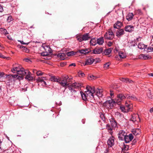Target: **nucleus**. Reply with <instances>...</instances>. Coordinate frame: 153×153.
<instances>
[{"mask_svg": "<svg viewBox=\"0 0 153 153\" xmlns=\"http://www.w3.org/2000/svg\"><path fill=\"white\" fill-rule=\"evenodd\" d=\"M69 66H75L76 64L75 63H72L69 65Z\"/></svg>", "mask_w": 153, "mask_h": 153, "instance_id": "nucleus-58", "label": "nucleus"}, {"mask_svg": "<svg viewBox=\"0 0 153 153\" xmlns=\"http://www.w3.org/2000/svg\"><path fill=\"white\" fill-rule=\"evenodd\" d=\"M133 136L132 134H129V135H127L126 134L124 140L126 143H128L131 141L133 139Z\"/></svg>", "mask_w": 153, "mask_h": 153, "instance_id": "nucleus-11", "label": "nucleus"}, {"mask_svg": "<svg viewBox=\"0 0 153 153\" xmlns=\"http://www.w3.org/2000/svg\"><path fill=\"white\" fill-rule=\"evenodd\" d=\"M86 91L84 93L80 92L81 95L82 99L85 101L88 99L94 98V94L99 97H101L102 96V91L100 89H98L96 91L94 87H91L88 85L86 87Z\"/></svg>", "mask_w": 153, "mask_h": 153, "instance_id": "nucleus-1", "label": "nucleus"}, {"mask_svg": "<svg viewBox=\"0 0 153 153\" xmlns=\"http://www.w3.org/2000/svg\"><path fill=\"white\" fill-rule=\"evenodd\" d=\"M90 77L91 79H95L96 78V77L93 75L90 76Z\"/></svg>", "mask_w": 153, "mask_h": 153, "instance_id": "nucleus-55", "label": "nucleus"}, {"mask_svg": "<svg viewBox=\"0 0 153 153\" xmlns=\"http://www.w3.org/2000/svg\"><path fill=\"white\" fill-rule=\"evenodd\" d=\"M126 98H127V94H120L118 95L117 98L115 100L116 103L119 105L121 104V102Z\"/></svg>", "mask_w": 153, "mask_h": 153, "instance_id": "nucleus-5", "label": "nucleus"}, {"mask_svg": "<svg viewBox=\"0 0 153 153\" xmlns=\"http://www.w3.org/2000/svg\"><path fill=\"white\" fill-rule=\"evenodd\" d=\"M65 65H66V63H65L63 62V63H61V65L62 66H64Z\"/></svg>", "mask_w": 153, "mask_h": 153, "instance_id": "nucleus-60", "label": "nucleus"}, {"mask_svg": "<svg viewBox=\"0 0 153 153\" xmlns=\"http://www.w3.org/2000/svg\"><path fill=\"white\" fill-rule=\"evenodd\" d=\"M16 74L14 75H7L6 77V79L9 81H14L15 79L16 78L17 79L19 80L22 79L23 77L22 75H19L18 74Z\"/></svg>", "mask_w": 153, "mask_h": 153, "instance_id": "nucleus-4", "label": "nucleus"}, {"mask_svg": "<svg viewBox=\"0 0 153 153\" xmlns=\"http://www.w3.org/2000/svg\"><path fill=\"white\" fill-rule=\"evenodd\" d=\"M127 134L123 130H120L119 131L118 134V137L119 140H123Z\"/></svg>", "mask_w": 153, "mask_h": 153, "instance_id": "nucleus-9", "label": "nucleus"}, {"mask_svg": "<svg viewBox=\"0 0 153 153\" xmlns=\"http://www.w3.org/2000/svg\"><path fill=\"white\" fill-rule=\"evenodd\" d=\"M129 146L128 145H124L123 146V151H126L128 150L129 149Z\"/></svg>", "mask_w": 153, "mask_h": 153, "instance_id": "nucleus-41", "label": "nucleus"}, {"mask_svg": "<svg viewBox=\"0 0 153 153\" xmlns=\"http://www.w3.org/2000/svg\"><path fill=\"white\" fill-rule=\"evenodd\" d=\"M7 75L5 74L4 73L0 72V79L2 81H5Z\"/></svg>", "mask_w": 153, "mask_h": 153, "instance_id": "nucleus-19", "label": "nucleus"}, {"mask_svg": "<svg viewBox=\"0 0 153 153\" xmlns=\"http://www.w3.org/2000/svg\"><path fill=\"white\" fill-rule=\"evenodd\" d=\"M82 37L83 41L88 40L90 38L89 34L88 33H86L83 35H82Z\"/></svg>", "mask_w": 153, "mask_h": 153, "instance_id": "nucleus-22", "label": "nucleus"}, {"mask_svg": "<svg viewBox=\"0 0 153 153\" xmlns=\"http://www.w3.org/2000/svg\"><path fill=\"white\" fill-rule=\"evenodd\" d=\"M44 80H43V82H42V85L43 86H45L46 85H47V84H46V82H45V81H44Z\"/></svg>", "mask_w": 153, "mask_h": 153, "instance_id": "nucleus-53", "label": "nucleus"}, {"mask_svg": "<svg viewBox=\"0 0 153 153\" xmlns=\"http://www.w3.org/2000/svg\"><path fill=\"white\" fill-rule=\"evenodd\" d=\"M97 40L95 38H93L91 39L90 41L91 45H92L94 46L96 45L97 43L96 42Z\"/></svg>", "mask_w": 153, "mask_h": 153, "instance_id": "nucleus-34", "label": "nucleus"}, {"mask_svg": "<svg viewBox=\"0 0 153 153\" xmlns=\"http://www.w3.org/2000/svg\"><path fill=\"white\" fill-rule=\"evenodd\" d=\"M0 57L2 58H6V57L4 56L3 55L0 53Z\"/></svg>", "mask_w": 153, "mask_h": 153, "instance_id": "nucleus-56", "label": "nucleus"}, {"mask_svg": "<svg viewBox=\"0 0 153 153\" xmlns=\"http://www.w3.org/2000/svg\"><path fill=\"white\" fill-rule=\"evenodd\" d=\"M137 12L140 15H141L142 14V13L140 9H138L137 10Z\"/></svg>", "mask_w": 153, "mask_h": 153, "instance_id": "nucleus-50", "label": "nucleus"}, {"mask_svg": "<svg viewBox=\"0 0 153 153\" xmlns=\"http://www.w3.org/2000/svg\"><path fill=\"white\" fill-rule=\"evenodd\" d=\"M138 47L139 49H142L146 48V46L144 45L142 43H140L138 44Z\"/></svg>", "mask_w": 153, "mask_h": 153, "instance_id": "nucleus-35", "label": "nucleus"}, {"mask_svg": "<svg viewBox=\"0 0 153 153\" xmlns=\"http://www.w3.org/2000/svg\"><path fill=\"white\" fill-rule=\"evenodd\" d=\"M20 42L22 44H25V45H27L29 44V42H28V43H25L23 41H20Z\"/></svg>", "mask_w": 153, "mask_h": 153, "instance_id": "nucleus-52", "label": "nucleus"}, {"mask_svg": "<svg viewBox=\"0 0 153 153\" xmlns=\"http://www.w3.org/2000/svg\"><path fill=\"white\" fill-rule=\"evenodd\" d=\"M132 133L135 136H137L140 134V130L139 128L134 129L132 131Z\"/></svg>", "mask_w": 153, "mask_h": 153, "instance_id": "nucleus-24", "label": "nucleus"}, {"mask_svg": "<svg viewBox=\"0 0 153 153\" xmlns=\"http://www.w3.org/2000/svg\"><path fill=\"white\" fill-rule=\"evenodd\" d=\"M100 117L101 118V119L104 121H105V116L104 114H100Z\"/></svg>", "mask_w": 153, "mask_h": 153, "instance_id": "nucleus-45", "label": "nucleus"}, {"mask_svg": "<svg viewBox=\"0 0 153 153\" xmlns=\"http://www.w3.org/2000/svg\"><path fill=\"white\" fill-rule=\"evenodd\" d=\"M3 11V6L0 4V12H2Z\"/></svg>", "mask_w": 153, "mask_h": 153, "instance_id": "nucleus-51", "label": "nucleus"}, {"mask_svg": "<svg viewBox=\"0 0 153 153\" xmlns=\"http://www.w3.org/2000/svg\"><path fill=\"white\" fill-rule=\"evenodd\" d=\"M51 81L54 82H59V79L55 76H52L50 79Z\"/></svg>", "mask_w": 153, "mask_h": 153, "instance_id": "nucleus-33", "label": "nucleus"}, {"mask_svg": "<svg viewBox=\"0 0 153 153\" xmlns=\"http://www.w3.org/2000/svg\"><path fill=\"white\" fill-rule=\"evenodd\" d=\"M112 45V43L111 42H109L108 43V45L109 46H111Z\"/></svg>", "mask_w": 153, "mask_h": 153, "instance_id": "nucleus-54", "label": "nucleus"}, {"mask_svg": "<svg viewBox=\"0 0 153 153\" xmlns=\"http://www.w3.org/2000/svg\"><path fill=\"white\" fill-rule=\"evenodd\" d=\"M79 75H81V76H85V74L81 72L80 73H79Z\"/></svg>", "mask_w": 153, "mask_h": 153, "instance_id": "nucleus-57", "label": "nucleus"}, {"mask_svg": "<svg viewBox=\"0 0 153 153\" xmlns=\"http://www.w3.org/2000/svg\"><path fill=\"white\" fill-rule=\"evenodd\" d=\"M134 17V14L133 13H129L126 16V19L128 21H130Z\"/></svg>", "mask_w": 153, "mask_h": 153, "instance_id": "nucleus-23", "label": "nucleus"}, {"mask_svg": "<svg viewBox=\"0 0 153 153\" xmlns=\"http://www.w3.org/2000/svg\"><path fill=\"white\" fill-rule=\"evenodd\" d=\"M33 72L34 73H36V72H37V71L36 70L34 69L33 70Z\"/></svg>", "mask_w": 153, "mask_h": 153, "instance_id": "nucleus-64", "label": "nucleus"}, {"mask_svg": "<svg viewBox=\"0 0 153 153\" xmlns=\"http://www.w3.org/2000/svg\"><path fill=\"white\" fill-rule=\"evenodd\" d=\"M81 84L77 82H75L73 83L71 85H69V87H68L69 90L71 92L73 91L74 92H76V91L75 90V88H78L81 86Z\"/></svg>", "mask_w": 153, "mask_h": 153, "instance_id": "nucleus-8", "label": "nucleus"}, {"mask_svg": "<svg viewBox=\"0 0 153 153\" xmlns=\"http://www.w3.org/2000/svg\"><path fill=\"white\" fill-rule=\"evenodd\" d=\"M124 33V31L123 29H119L117 32L116 33V36L118 38L120 37Z\"/></svg>", "mask_w": 153, "mask_h": 153, "instance_id": "nucleus-13", "label": "nucleus"}, {"mask_svg": "<svg viewBox=\"0 0 153 153\" xmlns=\"http://www.w3.org/2000/svg\"><path fill=\"white\" fill-rule=\"evenodd\" d=\"M107 144L110 147H111L114 145V138L111 136L110 137L107 141Z\"/></svg>", "mask_w": 153, "mask_h": 153, "instance_id": "nucleus-14", "label": "nucleus"}, {"mask_svg": "<svg viewBox=\"0 0 153 153\" xmlns=\"http://www.w3.org/2000/svg\"><path fill=\"white\" fill-rule=\"evenodd\" d=\"M116 103L113 100L106 101L103 103V105L107 108H111L113 107Z\"/></svg>", "mask_w": 153, "mask_h": 153, "instance_id": "nucleus-6", "label": "nucleus"}, {"mask_svg": "<svg viewBox=\"0 0 153 153\" xmlns=\"http://www.w3.org/2000/svg\"><path fill=\"white\" fill-rule=\"evenodd\" d=\"M110 121L111 125L113 127L115 128L117 127V123L114 118H112L110 119Z\"/></svg>", "mask_w": 153, "mask_h": 153, "instance_id": "nucleus-21", "label": "nucleus"}, {"mask_svg": "<svg viewBox=\"0 0 153 153\" xmlns=\"http://www.w3.org/2000/svg\"><path fill=\"white\" fill-rule=\"evenodd\" d=\"M94 61V59L92 57H90L86 59L85 63H83V64L84 65H89L92 64Z\"/></svg>", "mask_w": 153, "mask_h": 153, "instance_id": "nucleus-10", "label": "nucleus"}, {"mask_svg": "<svg viewBox=\"0 0 153 153\" xmlns=\"http://www.w3.org/2000/svg\"><path fill=\"white\" fill-rule=\"evenodd\" d=\"M110 95L111 97L113 98L114 97V93L113 91H110Z\"/></svg>", "mask_w": 153, "mask_h": 153, "instance_id": "nucleus-49", "label": "nucleus"}, {"mask_svg": "<svg viewBox=\"0 0 153 153\" xmlns=\"http://www.w3.org/2000/svg\"><path fill=\"white\" fill-rule=\"evenodd\" d=\"M114 35L113 32L111 29L107 32L104 35V37L107 40H112L114 37Z\"/></svg>", "mask_w": 153, "mask_h": 153, "instance_id": "nucleus-7", "label": "nucleus"}, {"mask_svg": "<svg viewBox=\"0 0 153 153\" xmlns=\"http://www.w3.org/2000/svg\"><path fill=\"white\" fill-rule=\"evenodd\" d=\"M125 110L126 112L132 111L133 105L131 104H128L126 102H125Z\"/></svg>", "mask_w": 153, "mask_h": 153, "instance_id": "nucleus-12", "label": "nucleus"}, {"mask_svg": "<svg viewBox=\"0 0 153 153\" xmlns=\"http://www.w3.org/2000/svg\"><path fill=\"white\" fill-rule=\"evenodd\" d=\"M48 54V52H46L45 53H44V54L43 55V53H42V55L43 56H46Z\"/></svg>", "mask_w": 153, "mask_h": 153, "instance_id": "nucleus-63", "label": "nucleus"}, {"mask_svg": "<svg viewBox=\"0 0 153 153\" xmlns=\"http://www.w3.org/2000/svg\"><path fill=\"white\" fill-rule=\"evenodd\" d=\"M75 53L74 51H72L67 53L66 55L68 56H71L75 55Z\"/></svg>", "mask_w": 153, "mask_h": 153, "instance_id": "nucleus-40", "label": "nucleus"}, {"mask_svg": "<svg viewBox=\"0 0 153 153\" xmlns=\"http://www.w3.org/2000/svg\"><path fill=\"white\" fill-rule=\"evenodd\" d=\"M44 49H45V50L46 51V52L47 53L48 52V51H49L50 48L46 46L44 47Z\"/></svg>", "mask_w": 153, "mask_h": 153, "instance_id": "nucleus-48", "label": "nucleus"}, {"mask_svg": "<svg viewBox=\"0 0 153 153\" xmlns=\"http://www.w3.org/2000/svg\"><path fill=\"white\" fill-rule=\"evenodd\" d=\"M48 54V52H46L45 53H44V54L43 55V53H42V55L43 56H46Z\"/></svg>", "mask_w": 153, "mask_h": 153, "instance_id": "nucleus-62", "label": "nucleus"}, {"mask_svg": "<svg viewBox=\"0 0 153 153\" xmlns=\"http://www.w3.org/2000/svg\"><path fill=\"white\" fill-rule=\"evenodd\" d=\"M131 120L134 122L138 121V120H140L139 117L137 114H134L132 115Z\"/></svg>", "mask_w": 153, "mask_h": 153, "instance_id": "nucleus-25", "label": "nucleus"}, {"mask_svg": "<svg viewBox=\"0 0 153 153\" xmlns=\"http://www.w3.org/2000/svg\"><path fill=\"white\" fill-rule=\"evenodd\" d=\"M139 58L140 59L146 60L150 59L151 58V57L149 55H145L144 54H141L139 56Z\"/></svg>", "mask_w": 153, "mask_h": 153, "instance_id": "nucleus-17", "label": "nucleus"}, {"mask_svg": "<svg viewBox=\"0 0 153 153\" xmlns=\"http://www.w3.org/2000/svg\"><path fill=\"white\" fill-rule=\"evenodd\" d=\"M127 99H131L135 101H138V99L133 95L127 94Z\"/></svg>", "mask_w": 153, "mask_h": 153, "instance_id": "nucleus-28", "label": "nucleus"}, {"mask_svg": "<svg viewBox=\"0 0 153 153\" xmlns=\"http://www.w3.org/2000/svg\"><path fill=\"white\" fill-rule=\"evenodd\" d=\"M11 71L13 73H16L17 74L22 75L23 76L25 75V79L28 81H32L33 79V77L31 76V73L28 70H25L21 66L17 65V66L14 67L11 69Z\"/></svg>", "mask_w": 153, "mask_h": 153, "instance_id": "nucleus-2", "label": "nucleus"}, {"mask_svg": "<svg viewBox=\"0 0 153 153\" xmlns=\"http://www.w3.org/2000/svg\"><path fill=\"white\" fill-rule=\"evenodd\" d=\"M0 31L2 34H3L5 35L8 34V33L6 29L2 28H0Z\"/></svg>", "mask_w": 153, "mask_h": 153, "instance_id": "nucleus-37", "label": "nucleus"}, {"mask_svg": "<svg viewBox=\"0 0 153 153\" xmlns=\"http://www.w3.org/2000/svg\"><path fill=\"white\" fill-rule=\"evenodd\" d=\"M58 57L60 58L61 59H64L66 56L65 54L63 53H59L57 54Z\"/></svg>", "mask_w": 153, "mask_h": 153, "instance_id": "nucleus-31", "label": "nucleus"}, {"mask_svg": "<svg viewBox=\"0 0 153 153\" xmlns=\"http://www.w3.org/2000/svg\"><path fill=\"white\" fill-rule=\"evenodd\" d=\"M13 19L12 18V17L11 16H9L7 19V21L8 22L10 23L12 21Z\"/></svg>", "mask_w": 153, "mask_h": 153, "instance_id": "nucleus-42", "label": "nucleus"}, {"mask_svg": "<svg viewBox=\"0 0 153 153\" xmlns=\"http://www.w3.org/2000/svg\"><path fill=\"white\" fill-rule=\"evenodd\" d=\"M106 127L108 131H110L112 130V128H111L109 124H107Z\"/></svg>", "mask_w": 153, "mask_h": 153, "instance_id": "nucleus-46", "label": "nucleus"}, {"mask_svg": "<svg viewBox=\"0 0 153 153\" xmlns=\"http://www.w3.org/2000/svg\"><path fill=\"white\" fill-rule=\"evenodd\" d=\"M76 38L77 41L80 42H82L83 41L82 34H78L76 36Z\"/></svg>", "mask_w": 153, "mask_h": 153, "instance_id": "nucleus-30", "label": "nucleus"}, {"mask_svg": "<svg viewBox=\"0 0 153 153\" xmlns=\"http://www.w3.org/2000/svg\"><path fill=\"white\" fill-rule=\"evenodd\" d=\"M120 80L122 81L123 82L127 83V82H129L130 83H132L133 82V81L131 80H130L128 78H121L120 79Z\"/></svg>", "mask_w": 153, "mask_h": 153, "instance_id": "nucleus-32", "label": "nucleus"}, {"mask_svg": "<svg viewBox=\"0 0 153 153\" xmlns=\"http://www.w3.org/2000/svg\"><path fill=\"white\" fill-rule=\"evenodd\" d=\"M152 45L148 47L147 48V51L148 52H152L153 51V49H152Z\"/></svg>", "mask_w": 153, "mask_h": 153, "instance_id": "nucleus-44", "label": "nucleus"}, {"mask_svg": "<svg viewBox=\"0 0 153 153\" xmlns=\"http://www.w3.org/2000/svg\"><path fill=\"white\" fill-rule=\"evenodd\" d=\"M71 79L70 78H69L68 76L63 77L59 79V83L62 86L67 88L69 87V82Z\"/></svg>", "mask_w": 153, "mask_h": 153, "instance_id": "nucleus-3", "label": "nucleus"}, {"mask_svg": "<svg viewBox=\"0 0 153 153\" xmlns=\"http://www.w3.org/2000/svg\"><path fill=\"white\" fill-rule=\"evenodd\" d=\"M102 50L103 49L102 48H96L93 50V52L94 54H100L102 52Z\"/></svg>", "mask_w": 153, "mask_h": 153, "instance_id": "nucleus-20", "label": "nucleus"}, {"mask_svg": "<svg viewBox=\"0 0 153 153\" xmlns=\"http://www.w3.org/2000/svg\"><path fill=\"white\" fill-rule=\"evenodd\" d=\"M125 30L126 31L131 32L134 31V27L132 25H127L125 27Z\"/></svg>", "mask_w": 153, "mask_h": 153, "instance_id": "nucleus-16", "label": "nucleus"}, {"mask_svg": "<svg viewBox=\"0 0 153 153\" xmlns=\"http://www.w3.org/2000/svg\"><path fill=\"white\" fill-rule=\"evenodd\" d=\"M119 56L120 58L124 59L126 57V55L125 53L123 51H120L119 52Z\"/></svg>", "mask_w": 153, "mask_h": 153, "instance_id": "nucleus-27", "label": "nucleus"}, {"mask_svg": "<svg viewBox=\"0 0 153 153\" xmlns=\"http://www.w3.org/2000/svg\"><path fill=\"white\" fill-rule=\"evenodd\" d=\"M97 43L100 45H102L104 42V39L103 37H100L97 39Z\"/></svg>", "mask_w": 153, "mask_h": 153, "instance_id": "nucleus-29", "label": "nucleus"}, {"mask_svg": "<svg viewBox=\"0 0 153 153\" xmlns=\"http://www.w3.org/2000/svg\"><path fill=\"white\" fill-rule=\"evenodd\" d=\"M112 49L111 48L106 49L105 50L104 53L106 55L109 54L111 52Z\"/></svg>", "mask_w": 153, "mask_h": 153, "instance_id": "nucleus-36", "label": "nucleus"}, {"mask_svg": "<svg viewBox=\"0 0 153 153\" xmlns=\"http://www.w3.org/2000/svg\"><path fill=\"white\" fill-rule=\"evenodd\" d=\"M151 91L150 90L149 91V92L147 94V95L148 97L150 99L152 98V96L151 93Z\"/></svg>", "mask_w": 153, "mask_h": 153, "instance_id": "nucleus-47", "label": "nucleus"}, {"mask_svg": "<svg viewBox=\"0 0 153 153\" xmlns=\"http://www.w3.org/2000/svg\"><path fill=\"white\" fill-rule=\"evenodd\" d=\"M44 73L43 72H42L40 71H37V72H36V74L37 76H41L44 74Z\"/></svg>", "mask_w": 153, "mask_h": 153, "instance_id": "nucleus-39", "label": "nucleus"}, {"mask_svg": "<svg viewBox=\"0 0 153 153\" xmlns=\"http://www.w3.org/2000/svg\"><path fill=\"white\" fill-rule=\"evenodd\" d=\"M46 78L45 77L42 76L39 77L36 79V82L37 83H42L43 80H46Z\"/></svg>", "mask_w": 153, "mask_h": 153, "instance_id": "nucleus-26", "label": "nucleus"}, {"mask_svg": "<svg viewBox=\"0 0 153 153\" xmlns=\"http://www.w3.org/2000/svg\"><path fill=\"white\" fill-rule=\"evenodd\" d=\"M24 60L26 62H28L29 61H30V60L29 59H28V58H25L24 59Z\"/></svg>", "mask_w": 153, "mask_h": 153, "instance_id": "nucleus-59", "label": "nucleus"}, {"mask_svg": "<svg viewBox=\"0 0 153 153\" xmlns=\"http://www.w3.org/2000/svg\"><path fill=\"white\" fill-rule=\"evenodd\" d=\"M90 51V50L89 49L85 48L84 49L79 50L77 51V52L81 54H86L88 53Z\"/></svg>", "mask_w": 153, "mask_h": 153, "instance_id": "nucleus-15", "label": "nucleus"}, {"mask_svg": "<svg viewBox=\"0 0 153 153\" xmlns=\"http://www.w3.org/2000/svg\"><path fill=\"white\" fill-rule=\"evenodd\" d=\"M141 39V38L140 37H139L138 38H137L136 39V41H139Z\"/></svg>", "mask_w": 153, "mask_h": 153, "instance_id": "nucleus-61", "label": "nucleus"}, {"mask_svg": "<svg viewBox=\"0 0 153 153\" xmlns=\"http://www.w3.org/2000/svg\"><path fill=\"white\" fill-rule=\"evenodd\" d=\"M120 108L122 112L125 113L126 112V111L125 110V106H120Z\"/></svg>", "mask_w": 153, "mask_h": 153, "instance_id": "nucleus-43", "label": "nucleus"}, {"mask_svg": "<svg viewBox=\"0 0 153 153\" xmlns=\"http://www.w3.org/2000/svg\"><path fill=\"white\" fill-rule=\"evenodd\" d=\"M122 25V23L118 21L114 25V27L115 28L119 29Z\"/></svg>", "mask_w": 153, "mask_h": 153, "instance_id": "nucleus-18", "label": "nucleus"}, {"mask_svg": "<svg viewBox=\"0 0 153 153\" xmlns=\"http://www.w3.org/2000/svg\"><path fill=\"white\" fill-rule=\"evenodd\" d=\"M110 63L108 62L104 65V68L105 69H108L109 65H110Z\"/></svg>", "mask_w": 153, "mask_h": 153, "instance_id": "nucleus-38", "label": "nucleus"}]
</instances>
